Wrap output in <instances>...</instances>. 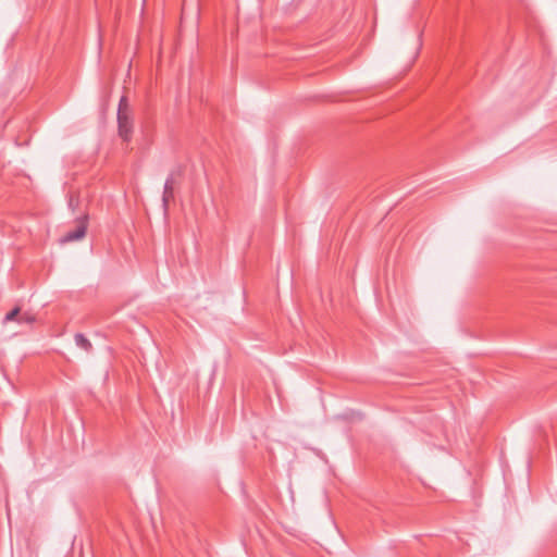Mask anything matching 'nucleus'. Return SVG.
<instances>
[{
    "label": "nucleus",
    "mask_w": 557,
    "mask_h": 557,
    "mask_svg": "<svg viewBox=\"0 0 557 557\" xmlns=\"http://www.w3.org/2000/svg\"><path fill=\"white\" fill-rule=\"evenodd\" d=\"M33 322H35V315L34 314H32L29 312H24V313L20 314L18 323L32 324Z\"/></svg>",
    "instance_id": "7"
},
{
    "label": "nucleus",
    "mask_w": 557,
    "mask_h": 557,
    "mask_svg": "<svg viewBox=\"0 0 557 557\" xmlns=\"http://www.w3.org/2000/svg\"><path fill=\"white\" fill-rule=\"evenodd\" d=\"M74 341L77 347L85 350L86 352H90L92 350V344L90 341L82 333H77L74 336Z\"/></svg>",
    "instance_id": "4"
},
{
    "label": "nucleus",
    "mask_w": 557,
    "mask_h": 557,
    "mask_svg": "<svg viewBox=\"0 0 557 557\" xmlns=\"http://www.w3.org/2000/svg\"><path fill=\"white\" fill-rule=\"evenodd\" d=\"M121 113L123 115L131 114L128 103H127V98L125 96L121 97L120 102H119L117 114H121Z\"/></svg>",
    "instance_id": "5"
},
{
    "label": "nucleus",
    "mask_w": 557,
    "mask_h": 557,
    "mask_svg": "<svg viewBox=\"0 0 557 557\" xmlns=\"http://www.w3.org/2000/svg\"><path fill=\"white\" fill-rule=\"evenodd\" d=\"M20 314H21V309L18 307H15L14 309H12L11 311H9L5 314L4 321L10 322V321L16 320L18 322Z\"/></svg>",
    "instance_id": "6"
},
{
    "label": "nucleus",
    "mask_w": 557,
    "mask_h": 557,
    "mask_svg": "<svg viewBox=\"0 0 557 557\" xmlns=\"http://www.w3.org/2000/svg\"><path fill=\"white\" fill-rule=\"evenodd\" d=\"M73 201H74V198H73V197H71V199H70V206H75V202H73Z\"/></svg>",
    "instance_id": "9"
},
{
    "label": "nucleus",
    "mask_w": 557,
    "mask_h": 557,
    "mask_svg": "<svg viewBox=\"0 0 557 557\" xmlns=\"http://www.w3.org/2000/svg\"><path fill=\"white\" fill-rule=\"evenodd\" d=\"M119 135L124 141H129L133 134V119L131 114H117Z\"/></svg>",
    "instance_id": "2"
},
{
    "label": "nucleus",
    "mask_w": 557,
    "mask_h": 557,
    "mask_svg": "<svg viewBox=\"0 0 557 557\" xmlns=\"http://www.w3.org/2000/svg\"><path fill=\"white\" fill-rule=\"evenodd\" d=\"M174 176L175 173L172 172L168 178L165 180L164 187H163V195H162V202L164 209L168 208L169 202L174 198Z\"/></svg>",
    "instance_id": "3"
},
{
    "label": "nucleus",
    "mask_w": 557,
    "mask_h": 557,
    "mask_svg": "<svg viewBox=\"0 0 557 557\" xmlns=\"http://www.w3.org/2000/svg\"><path fill=\"white\" fill-rule=\"evenodd\" d=\"M88 226V215H83L76 220V226L73 231L66 232L60 239L61 244L79 240L85 237Z\"/></svg>",
    "instance_id": "1"
},
{
    "label": "nucleus",
    "mask_w": 557,
    "mask_h": 557,
    "mask_svg": "<svg viewBox=\"0 0 557 557\" xmlns=\"http://www.w3.org/2000/svg\"><path fill=\"white\" fill-rule=\"evenodd\" d=\"M73 201H74V198H73V197H71V199H70V206H75V202H73Z\"/></svg>",
    "instance_id": "8"
}]
</instances>
